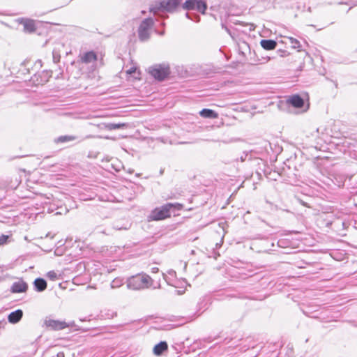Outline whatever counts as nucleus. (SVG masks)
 <instances>
[{
  "label": "nucleus",
  "mask_w": 357,
  "mask_h": 357,
  "mask_svg": "<svg viewBox=\"0 0 357 357\" xmlns=\"http://www.w3.org/2000/svg\"><path fill=\"white\" fill-rule=\"evenodd\" d=\"M184 208L180 203H167L151 211L149 219L151 221L163 220L171 217V213L180 211Z\"/></svg>",
  "instance_id": "f257e3e1"
},
{
  "label": "nucleus",
  "mask_w": 357,
  "mask_h": 357,
  "mask_svg": "<svg viewBox=\"0 0 357 357\" xmlns=\"http://www.w3.org/2000/svg\"><path fill=\"white\" fill-rule=\"evenodd\" d=\"M151 278L146 274H137L131 277L128 282V287L132 290L150 289L152 287Z\"/></svg>",
  "instance_id": "f03ea898"
},
{
  "label": "nucleus",
  "mask_w": 357,
  "mask_h": 357,
  "mask_svg": "<svg viewBox=\"0 0 357 357\" xmlns=\"http://www.w3.org/2000/svg\"><path fill=\"white\" fill-rule=\"evenodd\" d=\"M149 73L158 81H163L168 78L170 73V67L168 64H156L149 68Z\"/></svg>",
  "instance_id": "7ed1b4c3"
},
{
  "label": "nucleus",
  "mask_w": 357,
  "mask_h": 357,
  "mask_svg": "<svg viewBox=\"0 0 357 357\" xmlns=\"http://www.w3.org/2000/svg\"><path fill=\"white\" fill-rule=\"evenodd\" d=\"M153 26L151 19H146L141 23L139 27V37L141 40H145L149 38V30Z\"/></svg>",
  "instance_id": "20e7f679"
},
{
  "label": "nucleus",
  "mask_w": 357,
  "mask_h": 357,
  "mask_svg": "<svg viewBox=\"0 0 357 357\" xmlns=\"http://www.w3.org/2000/svg\"><path fill=\"white\" fill-rule=\"evenodd\" d=\"M181 0H163L160 2L158 9L172 12L177 8Z\"/></svg>",
  "instance_id": "39448f33"
},
{
  "label": "nucleus",
  "mask_w": 357,
  "mask_h": 357,
  "mask_svg": "<svg viewBox=\"0 0 357 357\" xmlns=\"http://www.w3.org/2000/svg\"><path fill=\"white\" fill-rule=\"evenodd\" d=\"M79 60L82 63H93L98 60V55L94 51H89L81 55Z\"/></svg>",
  "instance_id": "423d86ee"
},
{
  "label": "nucleus",
  "mask_w": 357,
  "mask_h": 357,
  "mask_svg": "<svg viewBox=\"0 0 357 357\" xmlns=\"http://www.w3.org/2000/svg\"><path fill=\"white\" fill-rule=\"evenodd\" d=\"M287 103L295 108H301L304 105V100L299 95L296 94L289 96L287 100Z\"/></svg>",
  "instance_id": "0eeeda50"
},
{
  "label": "nucleus",
  "mask_w": 357,
  "mask_h": 357,
  "mask_svg": "<svg viewBox=\"0 0 357 357\" xmlns=\"http://www.w3.org/2000/svg\"><path fill=\"white\" fill-rule=\"evenodd\" d=\"M45 324L47 326L50 327L54 330H62L68 327V324H67L64 321H56L52 319L46 321Z\"/></svg>",
  "instance_id": "6e6552de"
},
{
  "label": "nucleus",
  "mask_w": 357,
  "mask_h": 357,
  "mask_svg": "<svg viewBox=\"0 0 357 357\" xmlns=\"http://www.w3.org/2000/svg\"><path fill=\"white\" fill-rule=\"evenodd\" d=\"M24 26V31L28 33H33L36 30L35 21L30 19L22 20L20 22Z\"/></svg>",
  "instance_id": "1a4fd4ad"
},
{
  "label": "nucleus",
  "mask_w": 357,
  "mask_h": 357,
  "mask_svg": "<svg viewBox=\"0 0 357 357\" xmlns=\"http://www.w3.org/2000/svg\"><path fill=\"white\" fill-rule=\"evenodd\" d=\"M126 74L128 76H132L135 79H140L141 72L134 64L126 70Z\"/></svg>",
  "instance_id": "9d476101"
},
{
  "label": "nucleus",
  "mask_w": 357,
  "mask_h": 357,
  "mask_svg": "<svg viewBox=\"0 0 357 357\" xmlns=\"http://www.w3.org/2000/svg\"><path fill=\"white\" fill-rule=\"evenodd\" d=\"M22 314L23 313L21 310H17L15 312H11L8 317L9 322L12 324L17 323L22 317Z\"/></svg>",
  "instance_id": "9b49d317"
},
{
  "label": "nucleus",
  "mask_w": 357,
  "mask_h": 357,
  "mask_svg": "<svg viewBox=\"0 0 357 357\" xmlns=\"http://www.w3.org/2000/svg\"><path fill=\"white\" fill-rule=\"evenodd\" d=\"M260 45L266 50H273L277 46V43L273 40H261Z\"/></svg>",
  "instance_id": "f8f14e48"
},
{
  "label": "nucleus",
  "mask_w": 357,
  "mask_h": 357,
  "mask_svg": "<svg viewBox=\"0 0 357 357\" xmlns=\"http://www.w3.org/2000/svg\"><path fill=\"white\" fill-rule=\"evenodd\" d=\"M199 114L203 118L217 119L218 117V114L210 109H203L199 112Z\"/></svg>",
  "instance_id": "ddd939ff"
},
{
  "label": "nucleus",
  "mask_w": 357,
  "mask_h": 357,
  "mask_svg": "<svg viewBox=\"0 0 357 357\" xmlns=\"http://www.w3.org/2000/svg\"><path fill=\"white\" fill-rule=\"evenodd\" d=\"M168 346L166 342H160L153 348V354L156 356L161 355L165 351L167 350Z\"/></svg>",
  "instance_id": "4468645a"
},
{
  "label": "nucleus",
  "mask_w": 357,
  "mask_h": 357,
  "mask_svg": "<svg viewBox=\"0 0 357 357\" xmlns=\"http://www.w3.org/2000/svg\"><path fill=\"white\" fill-rule=\"evenodd\" d=\"M128 124L126 123H107L105 125V128L107 130H113L116 129L126 128Z\"/></svg>",
  "instance_id": "2eb2a0df"
},
{
  "label": "nucleus",
  "mask_w": 357,
  "mask_h": 357,
  "mask_svg": "<svg viewBox=\"0 0 357 357\" xmlns=\"http://www.w3.org/2000/svg\"><path fill=\"white\" fill-rule=\"evenodd\" d=\"M28 289L27 284L23 280H19L15 282L13 286L12 290H26Z\"/></svg>",
  "instance_id": "dca6fc26"
},
{
  "label": "nucleus",
  "mask_w": 357,
  "mask_h": 357,
  "mask_svg": "<svg viewBox=\"0 0 357 357\" xmlns=\"http://www.w3.org/2000/svg\"><path fill=\"white\" fill-rule=\"evenodd\" d=\"M34 284L38 290H45L47 287L46 281L43 278L36 279Z\"/></svg>",
  "instance_id": "f3484780"
},
{
  "label": "nucleus",
  "mask_w": 357,
  "mask_h": 357,
  "mask_svg": "<svg viewBox=\"0 0 357 357\" xmlns=\"http://www.w3.org/2000/svg\"><path fill=\"white\" fill-rule=\"evenodd\" d=\"M76 139V137L72 135H64L60 136L57 139H56V143H65L70 141H73Z\"/></svg>",
  "instance_id": "a211bd4d"
},
{
  "label": "nucleus",
  "mask_w": 357,
  "mask_h": 357,
  "mask_svg": "<svg viewBox=\"0 0 357 357\" xmlns=\"http://www.w3.org/2000/svg\"><path fill=\"white\" fill-rule=\"evenodd\" d=\"M197 0H187L183 5V8L185 10H193L195 8Z\"/></svg>",
  "instance_id": "6ab92c4d"
},
{
  "label": "nucleus",
  "mask_w": 357,
  "mask_h": 357,
  "mask_svg": "<svg viewBox=\"0 0 357 357\" xmlns=\"http://www.w3.org/2000/svg\"><path fill=\"white\" fill-rule=\"evenodd\" d=\"M195 8L198 11L204 14L206 10L207 6L205 2L197 0Z\"/></svg>",
  "instance_id": "aec40b11"
},
{
  "label": "nucleus",
  "mask_w": 357,
  "mask_h": 357,
  "mask_svg": "<svg viewBox=\"0 0 357 357\" xmlns=\"http://www.w3.org/2000/svg\"><path fill=\"white\" fill-rule=\"evenodd\" d=\"M10 236H11V234L10 235H4V234L1 235L0 236V246L6 244Z\"/></svg>",
  "instance_id": "412c9836"
},
{
  "label": "nucleus",
  "mask_w": 357,
  "mask_h": 357,
  "mask_svg": "<svg viewBox=\"0 0 357 357\" xmlns=\"http://www.w3.org/2000/svg\"><path fill=\"white\" fill-rule=\"evenodd\" d=\"M278 55L281 57H286V56H289L290 55V53L289 52H288L287 50H282V49H279L278 51H277Z\"/></svg>",
  "instance_id": "4be33fe9"
},
{
  "label": "nucleus",
  "mask_w": 357,
  "mask_h": 357,
  "mask_svg": "<svg viewBox=\"0 0 357 357\" xmlns=\"http://www.w3.org/2000/svg\"><path fill=\"white\" fill-rule=\"evenodd\" d=\"M47 277L51 280L57 279V274L54 271H50L47 273Z\"/></svg>",
  "instance_id": "5701e85b"
},
{
  "label": "nucleus",
  "mask_w": 357,
  "mask_h": 357,
  "mask_svg": "<svg viewBox=\"0 0 357 357\" xmlns=\"http://www.w3.org/2000/svg\"><path fill=\"white\" fill-rule=\"evenodd\" d=\"M57 357H65V354L63 352H59L57 354Z\"/></svg>",
  "instance_id": "b1692460"
},
{
  "label": "nucleus",
  "mask_w": 357,
  "mask_h": 357,
  "mask_svg": "<svg viewBox=\"0 0 357 357\" xmlns=\"http://www.w3.org/2000/svg\"><path fill=\"white\" fill-rule=\"evenodd\" d=\"M21 68H25V64H22V65L21 66Z\"/></svg>",
  "instance_id": "393cba45"
}]
</instances>
